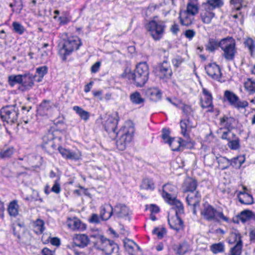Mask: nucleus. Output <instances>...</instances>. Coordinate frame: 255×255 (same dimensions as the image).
I'll return each mask as SVG.
<instances>
[{
  "mask_svg": "<svg viewBox=\"0 0 255 255\" xmlns=\"http://www.w3.org/2000/svg\"><path fill=\"white\" fill-rule=\"evenodd\" d=\"M243 191H236L237 196L239 202L243 204L251 205L254 203L253 196L249 194L245 186H243Z\"/></svg>",
  "mask_w": 255,
  "mask_h": 255,
  "instance_id": "nucleus-17",
  "label": "nucleus"
},
{
  "mask_svg": "<svg viewBox=\"0 0 255 255\" xmlns=\"http://www.w3.org/2000/svg\"><path fill=\"white\" fill-rule=\"evenodd\" d=\"M180 23L183 25H190L194 19V15L186 10L181 11L179 13Z\"/></svg>",
  "mask_w": 255,
  "mask_h": 255,
  "instance_id": "nucleus-27",
  "label": "nucleus"
},
{
  "mask_svg": "<svg viewBox=\"0 0 255 255\" xmlns=\"http://www.w3.org/2000/svg\"><path fill=\"white\" fill-rule=\"evenodd\" d=\"M101 66V62H96L92 67L91 68V71L92 73H97Z\"/></svg>",
  "mask_w": 255,
  "mask_h": 255,
  "instance_id": "nucleus-61",
  "label": "nucleus"
},
{
  "mask_svg": "<svg viewBox=\"0 0 255 255\" xmlns=\"http://www.w3.org/2000/svg\"><path fill=\"white\" fill-rule=\"evenodd\" d=\"M221 138L228 141V145L232 150H237L240 147V139L230 131L223 132Z\"/></svg>",
  "mask_w": 255,
  "mask_h": 255,
  "instance_id": "nucleus-12",
  "label": "nucleus"
},
{
  "mask_svg": "<svg viewBox=\"0 0 255 255\" xmlns=\"http://www.w3.org/2000/svg\"><path fill=\"white\" fill-rule=\"evenodd\" d=\"M131 214L128 207L123 204H118L113 208V215L118 218H126Z\"/></svg>",
  "mask_w": 255,
  "mask_h": 255,
  "instance_id": "nucleus-20",
  "label": "nucleus"
},
{
  "mask_svg": "<svg viewBox=\"0 0 255 255\" xmlns=\"http://www.w3.org/2000/svg\"><path fill=\"white\" fill-rule=\"evenodd\" d=\"M167 100L169 101L170 103H172L173 105H174L175 106H178L177 105L175 104L174 103H172L171 102V100L169 98H167ZM178 107L182 109L183 112L186 115V116H190L192 114L193 110L191 108V107L188 105H186L180 103V105H178Z\"/></svg>",
  "mask_w": 255,
  "mask_h": 255,
  "instance_id": "nucleus-44",
  "label": "nucleus"
},
{
  "mask_svg": "<svg viewBox=\"0 0 255 255\" xmlns=\"http://www.w3.org/2000/svg\"><path fill=\"white\" fill-rule=\"evenodd\" d=\"M170 131L168 129L164 128L162 129V138L165 143H168V140L171 139L169 136Z\"/></svg>",
  "mask_w": 255,
  "mask_h": 255,
  "instance_id": "nucleus-56",
  "label": "nucleus"
},
{
  "mask_svg": "<svg viewBox=\"0 0 255 255\" xmlns=\"http://www.w3.org/2000/svg\"><path fill=\"white\" fill-rule=\"evenodd\" d=\"M15 151L13 147L10 146L3 149L0 151V158L5 159L10 158Z\"/></svg>",
  "mask_w": 255,
  "mask_h": 255,
  "instance_id": "nucleus-43",
  "label": "nucleus"
},
{
  "mask_svg": "<svg viewBox=\"0 0 255 255\" xmlns=\"http://www.w3.org/2000/svg\"><path fill=\"white\" fill-rule=\"evenodd\" d=\"M176 187L171 184H167L163 186L162 196L164 200L172 206H175L179 212H182L183 205L175 197Z\"/></svg>",
  "mask_w": 255,
  "mask_h": 255,
  "instance_id": "nucleus-6",
  "label": "nucleus"
},
{
  "mask_svg": "<svg viewBox=\"0 0 255 255\" xmlns=\"http://www.w3.org/2000/svg\"><path fill=\"white\" fill-rule=\"evenodd\" d=\"M185 35L186 38L191 40L195 36V32L194 30L191 29L187 30L185 32Z\"/></svg>",
  "mask_w": 255,
  "mask_h": 255,
  "instance_id": "nucleus-59",
  "label": "nucleus"
},
{
  "mask_svg": "<svg viewBox=\"0 0 255 255\" xmlns=\"http://www.w3.org/2000/svg\"><path fill=\"white\" fill-rule=\"evenodd\" d=\"M129 99L131 103L134 105H143L145 101L138 92H135L131 94Z\"/></svg>",
  "mask_w": 255,
  "mask_h": 255,
  "instance_id": "nucleus-40",
  "label": "nucleus"
},
{
  "mask_svg": "<svg viewBox=\"0 0 255 255\" xmlns=\"http://www.w3.org/2000/svg\"><path fill=\"white\" fill-rule=\"evenodd\" d=\"M243 86L246 92L249 94L255 93V81L251 78H248L243 83Z\"/></svg>",
  "mask_w": 255,
  "mask_h": 255,
  "instance_id": "nucleus-36",
  "label": "nucleus"
},
{
  "mask_svg": "<svg viewBox=\"0 0 255 255\" xmlns=\"http://www.w3.org/2000/svg\"><path fill=\"white\" fill-rule=\"evenodd\" d=\"M196 126V124L193 123L192 121L189 118L182 120L180 122L182 134L184 137H188V132H189L192 128H195Z\"/></svg>",
  "mask_w": 255,
  "mask_h": 255,
  "instance_id": "nucleus-22",
  "label": "nucleus"
},
{
  "mask_svg": "<svg viewBox=\"0 0 255 255\" xmlns=\"http://www.w3.org/2000/svg\"><path fill=\"white\" fill-rule=\"evenodd\" d=\"M184 141L181 138H173L168 140V143L173 151L180 149V147L185 146Z\"/></svg>",
  "mask_w": 255,
  "mask_h": 255,
  "instance_id": "nucleus-34",
  "label": "nucleus"
},
{
  "mask_svg": "<svg viewBox=\"0 0 255 255\" xmlns=\"http://www.w3.org/2000/svg\"><path fill=\"white\" fill-rule=\"evenodd\" d=\"M201 200V195L197 191L190 192L186 197V201L189 205L195 207L198 205Z\"/></svg>",
  "mask_w": 255,
  "mask_h": 255,
  "instance_id": "nucleus-30",
  "label": "nucleus"
},
{
  "mask_svg": "<svg viewBox=\"0 0 255 255\" xmlns=\"http://www.w3.org/2000/svg\"><path fill=\"white\" fill-rule=\"evenodd\" d=\"M67 224L69 228L75 230H84L86 229L85 225L77 218H68Z\"/></svg>",
  "mask_w": 255,
  "mask_h": 255,
  "instance_id": "nucleus-24",
  "label": "nucleus"
},
{
  "mask_svg": "<svg viewBox=\"0 0 255 255\" xmlns=\"http://www.w3.org/2000/svg\"><path fill=\"white\" fill-rule=\"evenodd\" d=\"M12 30L15 33L22 35L25 31V28L20 23L17 21H13L12 23Z\"/></svg>",
  "mask_w": 255,
  "mask_h": 255,
  "instance_id": "nucleus-47",
  "label": "nucleus"
},
{
  "mask_svg": "<svg viewBox=\"0 0 255 255\" xmlns=\"http://www.w3.org/2000/svg\"><path fill=\"white\" fill-rule=\"evenodd\" d=\"M240 233L237 230L232 231L229 237L228 243L230 244H237V243H243Z\"/></svg>",
  "mask_w": 255,
  "mask_h": 255,
  "instance_id": "nucleus-35",
  "label": "nucleus"
},
{
  "mask_svg": "<svg viewBox=\"0 0 255 255\" xmlns=\"http://www.w3.org/2000/svg\"><path fill=\"white\" fill-rule=\"evenodd\" d=\"M216 8L209 6V4L206 3L205 4L204 9L200 13V17L203 23L206 24L211 23L212 19L215 16L213 10Z\"/></svg>",
  "mask_w": 255,
  "mask_h": 255,
  "instance_id": "nucleus-16",
  "label": "nucleus"
},
{
  "mask_svg": "<svg viewBox=\"0 0 255 255\" xmlns=\"http://www.w3.org/2000/svg\"><path fill=\"white\" fill-rule=\"evenodd\" d=\"M236 121L234 118L224 116L220 119V125L222 128L227 129V131H230L234 128V125Z\"/></svg>",
  "mask_w": 255,
  "mask_h": 255,
  "instance_id": "nucleus-28",
  "label": "nucleus"
},
{
  "mask_svg": "<svg viewBox=\"0 0 255 255\" xmlns=\"http://www.w3.org/2000/svg\"><path fill=\"white\" fill-rule=\"evenodd\" d=\"M146 209L149 211L151 214L157 213L159 211L158 207L153 204L146 206Z\"/></svg>",
  "mask_w": 255,
  "mask_h": 255,
  "instance_id": "nucleus-57",
  "label": "nucleus"
},
{
  "mask_svg": "<svg viewBox=\"0 0 255 255\" xmlns=\"http://www.w3.org/2000/svg\"><path fill=\"white\" fill-rule=\"evenodd\" d=\"M183 60L180 57H177L172 60V63L174 66L178 67L182 63Z\"/></svg>",
  "mask_w": 255,
  "mask_h": 255,
  "instance_id": "nucleus-64",
  "label": "nucleus"
},
{
  "mask_svg": "<svg viewBox=\"0 0 255 255\" xmlns=\"http://www.w3.org/2000/svg\"><path fill=\"white\" fill-rule=\"evenodd\" d=\"M243 243H237L230 250V255H241L243 251Z\"/></svg>",
  "mask_w": 255,
  "mask_h": 255,
  "instance_id": "nucleus-48",
  "label": "nucleus"
},
{
  "mask_svg": "<svg viewBox=\"0 0 255 255\" xmlns=\"http://www.w3.org/2000/svg\"><path fill=\"white\" fill-rule=\"evenodd\" d=\"M19 206L16 200L11 202L8 206L7 211L9 215L12 217H16L18 214Z\"/></svg>",
  "mask_w": 255,
  "mask_h": 255,
  "instance_id": "nucleus-39",
  "label": "nucleus"
},
{
  "mask_svg": "<svg viewBox=\"0 0 255 255\" xmlns=\"http://www.w3.org/2000/svg\"><path fill=\"white\" fill-rule=\"evenodd\" d=\"M197 187L196 181L191 178L188 177L186 178L182 186V190L184 192H194Z\"/></svg>",
  "mask_w": 255,
  "mask_h": 255,
  "instance_id": "nucleus-26",
  "label": "nucleus"
},
{
  "mask_svg": "<svg viewBox=\"0 0 255 255\" xmlns=\"http://www.w3.org/2000/svg\"><path fill=\"white\" fill-rule=\"evenodd\" d=\"M224 98L232 106L238 109H244L248 106L247 101L240 100L239 98L232 92L225 91Z\"/></svg>",
  "mask_w": 255,
  "mask_h": 255,
  "instance_id": "nucleus-9",
  "label": "nucleus"
},
{
  "mask_svg": "<svg viewBox=\"0 0 255 255\" xmlns=\"http://www.w3.org/2000/svg\"><path fill=\"white\" fill-rule=\"evenodd\" d=\"M124 243L126 250L130 255H141V251L140 248L132 240L125 239Z\"/></svg>",
  "mask_w": 255,
  "mask_h": 255,
  "instance_id": "nucleus-18",
  "label": "nucleus"
},
{
  "mask_svg": "<svg viewBox=\"0 0 255 255\" xmlns=\"http://www.w3.org/2000/svg\"><path fill=\"white\" fill-rule=\"evenodd\" d=\"M219 161L226 162L229 165H231L236 168H240L245 161L244 155H239L231 160H229L225 157H222Z\"/></svg>",
  "mask_w": 255,
  "mask_h": 255,
  "instance_id": "nucleus-23",
  "label": "nucleus"
},
{
  "mask_svg": "<svg viewBox=\"0 0 255 255\" xmlns=\"http://www.w3.org/2000/svg\"><path fill=\"white\" fill-rule=\"evenodd\" d=\"M220 47L223 50V56L228 61L234 60L237 52L236 42L232 37H227L220 41Z\"/></svg>",
  "mask_w": 255,
  "mask_h": 255,
  "instance_id": "nucleus-7",
  "label": "nucleus"
},
{
  "mask_svg": "<svg viewBox=\"0 0 255 255\" xmlns=\"http://www.w3.org/2000/svg\"><path fill=\"white\" fill-rule=\"evenodd\" d=\"M92 93H93V96L97 98L99 100L102 101L103 100V91H102V90H98V91L94 90L92 91Z\"/></svg>",
  "mask_w": 255,
  "mask_h": 255,
  "instance_id": "nucleus-60",
  "label": "nucleus"
},
{
  "mask_svg": "<svg viewBox=\"0 0 255 255\" xmlns=\"http://www.w3.org/2000/svg\"><path fill=\"white\" fill-rule=\"evenodd\" d=\"M224 249V245L222 243L215 244L211 246V251L215 254L223 252Z\"/></svg>",
  "mask_w": 255,
  "mask_h": 255,
  "instance_id": "nucleus-49",
  "label": "nucleus"
},
{
  "mask_svg": "<svg viewBox=\"0 0 255 255\" xmlns=\"http://www.w3.org/2000/svg\"><path fill=\"white\" fill-rule=\"evenodd\" d=\"M172 206L175 211L176 214L171 217L168 216V223L171 228L176 231H179L182 229L183 228V222L182 221L180 215L183 213L184 208H183L182 212H179L177 211L178 209L175 206Z\"/></svg>",
  "mask_w": 255,
  "mask_h": 255,
  "instance_id": "nucleus-11",
  "label": "nucleus"
},
{
  "mask_svg": "<svg viewBox=\"0 0 255 255\" xmlns=\"http://www.w3.org/2000/svg\"><path fill=\"white\" fill-rule=\"evenodd\" d=\"M120 132L121 135L117 142V145L120 150H123L133 139L134 132L133 124L130 122H127Z\"/></svg>",
  "mask_w": 255,
  "mask_h": 255,
  "instance_id": "nucleus-5",
  "label": "nucleus"
},
{
  "mask_svg": "<svg viewBox=\"0 0 255 255\" xmlns=\"http://www.w3.org/2000/svg\"><path fill=\"white\" fill-rule=\"evenodd\" d=\"M199 9V3L198 0H189L185 10L195 16L198 13Z\"/></svg>",
  "mask_w": 255,
  "mask_h": 255,
  "instance_id": "nucleus-33",
  "label": "nucleus"
},
{
  "mask_svg": "<svg viewBox=\"0 0 255 255\" xmlns=\"http://www.w3.org/2000/svg\"><path fill=\"white\" fill-rule=\"evenodd\" d=\"M140 188L146 190H153L154 189V184L152 179L146 178L142 181Z\"/></svg>",
  "mask_w": 255,
  "mask_h": 255,
  "instance_id": "nucleus-45",
  "label": "nucleus"
},
{
  "mask_svg": "<svg viewBox=\"0 0 255 255\" xmlns=\"http://www.w3.org/2000/svg\"><path fill=\"white\" fill-rule=\"evenodd\" d=\"M91 237L96 240L95 246L97 249L102 250L107 255L113 252L116 245L113 241L107 239L101 233H94Z\"/></svg>",
  "mask_w": 255,
  "mask_h": 255,
  "instance_id": "nucleus-8",
  "label": "nucleus"
},
{
  "mask_svg": "<svg viewBox=\"0 0 255 255\" xmlns=\"http://www.w3.org/2000/svg\"><path fill=\"white\" fill-rule=\"evenodd\" d=\"M207 74L211 78L219 80L221 76L220 69L215 63H210L205 67Z\"/></svg>",
  "mask_w": 255,
  "mask_h": 255,
  "instance_id": "nucleus-21",
  "label": "nucleus"
},
{
  "mask_svg": "<svg viewBox=\"0 0 255 255\" xmlns=\"http://www.w3.org/2000/svg\"><path fill=\"white\" fill-rule=\"evenodd\" d=\"M35 79L33 75L29 72L22 74V81L21 90L22 91L29 90L34 85Z\"/></svg>",
  "mask_w": 255,
  "mask_h": 255,
  "instance_id": "nucleus-19",
  "label": "nucleus"
},
{
  "mask_svg": "<svg viewBox=\"0 0 255 255\" xmlns=\"http://www.w3.org/2000/svg\"><path fill=\"white\" fill-rule=\"evenodd\" d=\"M245 47L249 50L251 55L253 56L255 51V43L253 39L251 38H247L244 41Z\"/></svg>",
  "mask_w": 255,
  "mask_h": 255,
  "instance_id": "nucleus-46",
  "label": "nucleus"
},
{
  "mask_svg": "<svg viewBox=\"0 0 255 255\" xmlns=\"http://www.w3.org/2000/svg\"><path fill=\"white\" fill-rule=\"evenodd\" d=\"M60 191V184L59 179H57L54 181V184L51 189V191L56 194H59Z\"/></svg>",
  "mask_w": 255,
  "mask_h": 255,
  "instance_id": "nucleus-55",
  "label": "nucleus"
},
{
  "mask_svg": "<svg viewBox=\"0 0 255 255\" xmlns=\"http://www.w3.org/2000/svg\"><path fill=\"white\" fill-rule=\"evenodd\" d=\"M238 218L242 223H246L251 220L255 221V214L252 211L246 210L241 212Z\"/></svg>",
  "mask_w": 255,
  "mask_h": 255,
  "instance_id": "nucleus-31",
  "label": "nucleus"
},
{
  "mask_svg": "<svg viewBox=\"0 0 255 255\" xmlns=\"http://www.w3.org/2000/svg\"><path fill=\"white\" fill-rule=\"evenodd\" d=\"M51 245L55 246H59L60 244V240L57 238H49L48 240Z\"/></svg>",
  "mask_w": 255,
  "mask_h": 255,
  "instance_id": "nucleus-62",
  "label": "nucleus"
},
{
  "mask_svg": "<svg viewBox=\"0 0 255 255\" xmlns=\"http://www.w3.org/2000/svg\"><path fill=\"white\" fill-rule=\"evenodd\" d=\"M152 233L159 239H162L166 233V230L163 228L157 227L153 231Z\"/></svg>",
  "mask_w": 255,
  "mask_h": 255,
  "instance_id": "nucleus-52",
  "label": "nucleus"
},
{
  "mask_svg": "<svg viewBox=\"0 0 255 255\" xmlns=\"http://www.w3.org/2000/svg\"><path fill=\"white\" fill-rule=\"evenodd\" d=\"M155 73L156 76L165 81L169 79L172 74L170 64L166 61L158 64L155 68Z\"/></svg>",
  "mask_w": 255,
  "mask_h": 255,
  "instance_id": "nucleus-10",
  "label": "nucleus"
},
{
  "mask_svg": "<svg viewBox=\"0 0 255 255\" xmlns=\"http://www.w3.org/2000/svg\"><path fill=\"white\" fill-rule=\"evenodd\" d=\"M58 150L64 158L67 159L68 158L70 150L65 148L62 146L58 147Z\"/></svg>",
  "mask_w": 255,
  "mask_h": 255,
  "instance_id": "nucleus-54",
  "label": "nucleus"
},
{
  "mask_svg": "<svg viewBox=\"0 0 255 255\" xmlns=\"http://www.w3.org/2000/svg\"><path fill=\"white\" fill-rule=\"evenodd\" d=\"M145 28L154 40H159L165 33L166 25L163 21L154 17L146 23Z\"/></svg>",
  "mask_w": 255,
  "mask_h": 255,
  "instance_id": "nucleus-4",
  "label": "nucleus"
},
{
  "mask_svg": "<svg viewBox=\"0 0 255 255\" xmlns=\"http://www.w3.org/2000/svg\"><path fill=\"white\" fill-rule=\"evenodd\" d=\"M119 120V114L117 112L108 115L104 123L105 129L109 132H115L116 130Z\"/></svg>",
  "mask_w": 255,
  "mask_h": 255,
  "instance_id": "nucleus-14",
  "label": "nucleus"
},
{
  "mask_svg": "<svg viewBox=\"0 0 255 255\" xmlns=\"http://www.w3.org/2000/svg\"><path fill=\"white\" fill-rule=\"evenodd\" d=\"M206 3L212 7H220L223 5V1L222 0H208Z\"/></svg>",
  "mask_w": 255,
  "mask_h": 255,
  "instance_id": "nucleus-53",
  "label": "nucleus"
},
{
  "mask_svg": "<svg viewBox=\"0 0 255 255\" xmlns=\"http://www.w3.org/2000/svg\"><path fill=\"white\" fill-rule=\"evenodd\" d=\"M113 214V208L110 204H105L100 209V218L102 220H107Z\"/></svg>",
  "mask_w": 255,
  "mask_h": 255,
  "instance_id": "nucleus-29",
  "label": "nucleus"
},
{
  "mask_svg": "<svg viewBox=\"0 0 255 255\" xmlns=\"http://www.w3.org/2000/svg\"><path fill=\"white\" fill-rule=\"evenodd\" d=\"M42 255H56L55 251H52L47 248H44L42 250Z\"/></svg>",
  "mask_w": 255,
  "mask_h": 255,
  "instance_id": "nucleus-63",
  "label": "nucleus"
},
{
  "mask_svg": "<svg viewBox=\"0 0 255 255\" xmlns=\"http://www.w3.org/2000/svg\"><path fill=\"white\" fill-rule=\"evenodd\" d=\"M73 242L76 246L83 248L89 245L90 239L85 234H78L73 238Z\"/></svg>",
  "mask_w": 255,
  "mask_h": 255,
  "instance_id": "nucleus-25",
  "label": "nucleus"
},
{
  "mask_svg": "<svg viewBox=\"0 0 255 255\" xmlns=\"http://www.w3.org/2000/svg\"><path fill=\"white\" fill-rule=\"evenodd\" d=\"M73 110L78 114L81 119L87 121L90 118V113L79 106H74Z\"/></svg>",
  "mask_w": 255,
  "mask_h": 255,
  "instance_id": "nucleus-41",
  "label": "nucleus"
},
{
  "mask_svg": "<svg viewBox=\"0 0 255 255\" xmlns=\"http://www.w3.org/2000/svg\"><path fill=\"white\" fill-rule=\"evenodd\" d=\"M22 81V74L11 75L8 77V83L11 87H13L15 84L20 85L19 89L21 88Z\"/></svg>",
  "mask_w": 255,
  "mask_h": 255,
  "instance_id": "nucleus-38",
  "label": "nucleus"
},
{
  "mask_svg": "<svg viewBox=\"0 0 255 255\" xmlns=\"http://www.w3.org/2000/svg\"><path fill=\"white\" fill-rule=\"evenodd\" d=\"M200 214L205 220L209 222H220L224 221L228 223L229 219L224 215L222 210H218L208 203L203 204Z\"/></svg>",
  "mask_w": 255,
  "mask_h": 255,
  "instance_id": "nucleus-1",
  "label": "nucleus"
},
{
  "mask_svg": "<svg viewBox=\"0 0 255 255\" xmlns=\"http://www.w3.org/2000/svg\"><path fill=\"white\" fill-rule=\"evenodd\" d=\"M82 43L77 36H70L64 40L63 43L59 45V54L63 61L67 59L68 56L79 48Z\"/></svg>",
  "mask_w": 255,
  "mask_h": 255,
  "instance_id": "nucleus-3",
  "label": "nucleus"
},
{
  "mask_svg": "<svg viewBox=\"0 0 255 255\" xmlns=\"http://www.w3.org/2000/svg\"><path fill=\"white\" fill-rule=\"evenodd\" d=\"M34 232L37 234H41L44 230V222L41 219H37L33 223Z\"/></svg>",
  "mask_w": 255,
  "mask_h": 255,
  "instance_id": "nucleus-42",
  "label": "nucleus"
},
{
  "mask_svg": "<svg viewBox=\"0 0 255 255\" xmlns=\"http://www.w3.org/2000/svg\"><path fill=\"white\" fill-rule=\"evenodd\" d=\"M145 94L150 100L154 101L160 100L162 95L160 91L156 88L148 89L145 92Z\"/></svg>",
  "mask_w": 255,
  "mask_h": 255,
  "instance_id": "nucleus-32",
  "label": "nucleus"
},
{
  "mask_svg": "<svg viewBox=\"0 0 255 255\" xmlns=\"http://www.w3.org/2000/svg\"><path fill=\"white\" fill-rule=\"evenodd\" d=\"M201 106L203 108H207L208 112H212L213 105L212 104V96L211 92L203 88L200 99Z\"/></svg>",
  "mask_w": 255,
  "mask_h": 255,
  "instance_id": "nucleus-15",
  "label": "nucleus"
},
{
  "mask_svg": "<svg viewBox=\"0 0 255 255\" xmlns=\"http://www.w3.org/2000/svg\"><path fill=\"white\" fill-rule=\"evenodd\" d=\"M148 75V65L146 62H140L136 65L134 73L128 72L127 77L128 79L132 78L137 86L142 87L147 82Z\"/></svg>",
  "mask_w": 255,
  "mask_h": 255,
  "instance_id": "nucleus-2",
  "label": "nucleus"
},
{
  "mask_svg": "<svg viewBox=\"0 0 255 255\" xmlns=\"http://www.w3.org/2000/svg\"><path fill=\"white\" fill-rule=\"evenodd\" d=\"M48 72V67L46 66L38 67L36 69V73L33 76L35 81L40 82L42 81L44 76Z\"/></svg>",
  "mask_w": 255,
  "mask_h": 255,
  "instance_id": "nucleus-37",
  "label": "nucleus"
},
{
  "mask_svg": "<svg viewBox=\"0 0 255 255\" xmlns=\"http://www.w3.org/2000/svg\"><path fill=\"white\" fill-rule=\"evenodd\" d=\"M220 41L218 42L215 39H210L207 45V48L210 51H214L220 47Z\"/></svg>",
  "mask_w": 255,
  "mask_h": 255,
  "instance_id": "nucleus-50",
  "label": "nucleus"
},
{
  "mask_svg": "<svg viewBox=\"0 0 255 255\" xmlns=\"http://www.w3.org/2000/svg\"><path fill=\"white\" fill-rule=\"evenodd\" d=\"M89 221L92 223H98L100 222V218L96 214H93L89 219Z\"/></svg>",
  "mask_w": 255,
  "mask_h": 255,
  "instance_id": "nucleus-58",
  "label": "nucleus"
},
{
  "mask_svg": "<svg viewBox=\"0 0 255 255\" xmlns=\"http://www.w3.org/2000/svg\"><path fill=\"white\" fill-rule=\"evenodd\" d=\"M82 157V153L79 150H76L75 151L70 150L68 159H71L73 160L77 161L81 159Z\"/></svg>",
  "mask_w": 255,
  "mask_h": 255,
  "instance_id": "nucleus-51",
  "label": "nucleus"
},
{
  "mask_svg": "<svg viewBox=\"0 0 255 255\" xmlns=\"http://www.w3.org/2000/svg\"><path fill=\"white\" fill-rule=\"evenodd\" d=\"M1 118L7 123H14L17 119V113L11 107L3 108L0 111Z\"/></svg>",
  "mask_w": 255,
  "mask_h": 255,
  "instance_id": "nucleus-13",
  "label": "nucleus"
}]
</instances>
